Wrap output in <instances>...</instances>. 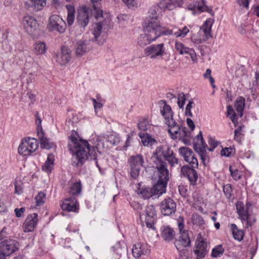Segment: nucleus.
Segmentation results:
<instances>
[{"label":"nucleus","instance_id":"obj_60","mask_svg":"<svg viewBox=\"0 0 259 259\" xmlns=\"http://www.w3.org/2000/svg\"><path fill=\"white\" fill-rule=\"evenodd\" d=\"M231 176L235 180H238L240 179L241 177L239 175V171L237 169L233 170L231 167L229 168Z\"/></svg>","mask_w":259,"mask_h":259},{"label":"nucleus","instance_id":"obj_20","mask_svg":"<svg viewBox=\"0 0 259 259\" xmlns=\"http://www.w3.org/2000/svg\"><path fill=\"white\" fill-rule=\"evenodd\" d=\"M38 214L36 213L29 214L23 223L24 232L28 233L33 231L38 222Z\"/></svg>","mask_w":259,"mask_h":259},{"label":"nucleus","instance_id":"obj_7","mask_svg":"<svg viewBox=\"0 0 259 259\" xmlns=\"http://www.w3.org/2000/svg\"><path fill=\"white\" fill-rule=\"evenodd\" d=\"M38 147L37 140L29 137L22 140L18 148V153L23 156L30 155L35 152Z\"/></svg>","mask_w":259,"mask_h":259},{"label":"nucleus","instance_id":"obj_48","mask_svg":"<svg viewBox=\"0 0 259 259\" xmlns=\"http://www.w3.org/2000/svg\"><path fill=\"white\" fill-rule=\"evenodd\" d=\"M171 30L172 31V33L171 35L173 34L176 37H184L189 31V29L186 26L184 27L182 29H178L176 31H174L173 30Z\"/></svg>","mask_w":259,"mask_h":259},{"label":"nucleus","instance_id":"obj_40","mask_svg":"<svg viewBox=\"0 0 259 259\" xmlns=\"http://www.w3.org/2000/svg\"><path fill=\"white\" fill-rule=\"evenodd\" d=\"M193 148L195 151L199 154L203 164L205 165V160L207 156L206 150L204 149L203 147L197 148V144L196 143L193 144Z\"/></svg>","mask_w":259,"mask_h":259},{"label":"nucleus","instance_id":"obj_17","mask_svg":"<svg viewBox=\"0 0 259 259\" xmlns=\"http://www.w3.org/2000/svg\"><path fill=\"white\" fill-rule=\"evenodd\" d=\"M178 239L175 241L174 244L177 249L180 251L185 247L191 246V240L188 231H184Z\"/></svg>","mask_w":259,"mask_h":259},{"label":"nucleus","instance_id":"obj_9","mask_svg":"<svg viewBox=\"0 0 259 259\" xmlns=\"http://www.w3.org/2000/svg\"><path fill=\"white\" fill-rule=\"evenodd\" d=\"M197 167H193L192 165H185L181 168V175L184 177L187 178L190 184L192 186H195L198 178V174L195 169Z\"/></svg>","mask_w":259,"mask_h":259},{"label":"nucleus","instance_id":"obj_28","mask_svg":"<svg viewBox=\"0 0 259 259\" xmlns=\"http://www.w3.org/2000/svg\"><path fill=\"white\" fill-rule=\"evenodd\" d=\"M182 0H162L160 3V7L168 10H171L177 6L181 7L182 5Z\"/></svg>","mask_w":259,"mask_h":259},{"label":"nucleus","instance_id":"obj_33","mask_svg":"<svg viewBox=\"0 0 259 259\" xmlns=\"http://www.w3.org/2000/svg\"><path fill=\"white\" fill-rule=\"evenodd\" d=\"M230 229L232 231L234 238L239 241L243 240L244 233L243 230L238 229L237 226L234 224L230 225Z\"/></svg>","mask_w":259,"mask_h":259},{"label":"nucleus","instance_id":"obj_42","mask_svg":"<svg viewBox=\"0 0 259 259\" xmlns=\"http://www.w3.org/2000/svg\"><path fill=\"white\" fill-rule=\"evenodd\" d=\"M139 190L140 191V194H141L143 197L145 199H149L151 197L155 195L153 191H152V188H142L140 189H139Z\"/></svg>","mask_w":259,"mask_h":259},{"label":"nucleus","instance_id":"obj_58","mask_svg":"<svg viewBox=\"0 0 259 259\" xmlns=\"http://www.w3.org/2000/svg\"><path fill=\"white\" fill-rule=\"evenodd\" d=\"M100 96L99 95H97V99L99 101H97V100H96L95 99H94V98H92L91 100H92V101L93 102V104L94 105V107L95 108V110H97L98 109H101L102 108V107H103V104L100 103Z\"/></svg>","mask_w":259,"mask_h":259},{"label":"nucleus","instance_id":"obj_13","mask_svg":"<svg viewBox=\"0 0 259 259\" xmlns=\"http://www.w3.org/2000/svg\"><path fill=\"white\" fill-rule=\"evenodd\" d=\"M180 154L185 161L188 162L193 167H198V160L191 149L186 147H181L179 149Z\"/></svg>","mask_w":259,"mask_h":259},{"label":"nucleus","instance_id":"obj_50","mask_svg":"<svg viewBox=\"0 0 259 259\" xmlns=\"http://www.w3.org/2000/svg\"><path fill=\"white\" fill-rule=\"evenodd\" d=\"M223 191L227 199H230L232 196L233 189L230 184H226L223 186Z\"/></svg>","mask_w":259,"mask_h":259},{"label":"nucleus","instance_id":"obj_26","mask_svg":"<svg viewBox=\"0 0 259 259\" xmlns=\"http://www.w3.org/2000/svg\"><path fill=\"white\" fill-rule=\"evenodd\" d=\"M176 232L169 226L161 228V236L167 242L171 241L175 238Z\"/></svg>","mask_w":259,"mask_h":259},{"label":"nucleus","instance_id":"obj_35","mask_svg":"<svg viewBox=\"0 0 259 259\" xmlns=\"http://www.w3.org/2000/svg\"><path fill=\"white\" fill-rule=\"evenodd\" d=\"M81 190L82 185L80 181L76 182L70 186L68 192L73 196L80 194Z\"/></svg>","mask_w":259,"mask_h":259},{"label":"nucleus","instance_id":"obj_43","mask_svg":"<svg viewBox=\"0 0 259 259\" xmlns=\"http://www.w3.org/2000/svg\"><path fill=\"white\" fill-rule=\"evenodd\" d=\"M68 9V15L67 17V21L68 25L71 26L73 24L74 21V9L71 6H67Z\"/></svg>","mask_w":259,"mask_h":259},{"label":"nucleus","instance_id":"obj_1","mask_svg":"<svg viewBox=\"0 0 259 259\" xmlns=\"http://www.w3.org/2000/svg\"><path fill=\"white\" fill-rule=\"evenodd\" d=\"M69 139L71 142V144H68V148L72 154L73 165L81 166L87 160H94L96 166L101 170L97 160V153H100L97 147H91L87 141L78 140L72 135Z\"/></svg>","mask_w":259,"mask_h":259},{"label":"nucleus","instance_id":"obj_52","mask_svg":"<svg viewBox=\"0 0 259 259\" xmlns=\"http://www.w3.org/2000/svg\"><path fill=\"white\" fill-rule=\"evenodd\" d=\"M235 151L234 148H232L231 147H226L221 150V154L222 156L230 157L235 152Z\"/></svg>","mask_w":259,"mask_h":259},{"label":"nucleus","instance_id":"obj_15","mask_svg":"<svg viewBox=\"0 0 259 259\" xmlns=\"http://www.w3.org/2000/svg\"><path fill=\"white\" fill-rule=\"evenodd\" d=\"M50 27L52 31L63 33L66 29V23L58 15H52L50 18Z\"/></svg>","mask_w":259,"mask_h":259},{"label":"nucleus","instance_id":"obj_64","mask_svg":"<svg viewBox=\"0 0 259 259\" xmlns=\"http://www.w3.org/2000/svg\"><path fill=\"white\" fill-rule=\"evenodd\" d=\"M179 191L180 195L184 198H186L187 196V189L184 186H179Z\"/></svg>","mask_w":259,"mask_h":259},{"label":"nucleus","instance_id":"obj_8","mask_svg":"<svg viewBox=\"0 0 259 259\" xmlns=\"http://www.w3.org/2000/svg\"><path fill=\"white\" fill-rule=\"evenodd\" d=\"M168 132L171 138L173 140L179 139L185 144H187L190 140L191 133L185 126L179 125L174 127L169 128Z\"/></svg>","mask_w":259,"mask_h":259},{"label":"nucleus","instance_id":"obj_59","mask_svg":"<svg viewBox=\"0 0 259 259\" xmlns=\"http://www.w3.org/2000/svg\"><path fill=\"white\" fill-rule=\"evenodd\" d=\"M242 220L246 221L247 225L249 226H251L256 222V220L254 218H252L249 213L246 217H244L242 218Z\"/></svg>","mask_w":259,"mask_h":259},{"label":"nucleus","instance_id":"obj_54","mask_svg":"<svg viewBox=\"0 0 259 259\" xmlns=\"http://www.w3.org/2000/svg\"><path fill=\"white\" fill-rule=\"evenodd\" d=\"M186 100V98L183 93H181L179 94L178 98V104L180 109L184 108V105L185 103Z\"/></svg>","mask_w":259,"mask_h":259},{"label":"nucleus","instance_id":"obj_55","mask_svg":"<svg viewBox=\"0 0 259 259\" xmlns=\"http://www.w3.org/2000/svg\"><path fill=\"white\" fill-rule=\"evenodd\" d=\"M148 126V121L145 119L140 121L138 125V128L142 131H146L147 130Z\"/></svg>","mask_w":259,"mask_h":259},{"label":"nucleus","instance_id":"obj_41","mask_svg":"<svg viewBox=\"0 0 259 259\" xmlns=\"http://www.w3.org/2000/svg\"><path fill=\"white\" fill-rule=\"evenodd\" d=\"M181 55L189 54L193 62L197 60V56L195 51L193 49H190L186 46L183 47L182 50V53H179Z\"/></svg>","mask_w":259,"mask_h":259},{"label":"nucleus","instance_id":"obj_45","mask_svg":"<svg viewBox=\"0 0 259 259\" xmlns=\"http://www.w3.org/2000/svg\"><path fill=\"white\" fill-rule=\"evenodd\" d=\"M114 252L119 256H121L122 254L127 250V247L122 244L120 242H117L116 244L112 247Z\"/></svg>","mask_w":259,"mask_h":259},{"label":"nucleus","instance_id":"obj_25","mask_svg":"<svg viewBox=\"0 0 259 259\" xmlns=\"http://www.w3.org/2000/svg\"><path fill=\"white\" fill-rule=\"evenodd\" d=\"M90 42L89 41L79 40L75 45L76 54L77 56L84 55L90 50Z\"/></svg>","mask_w":259,"mask_h":259},{"label":"nucleus","instance_id":"obj_11","mask_svg":"<svg viewBox=\"0 0 259 259\" xmlns=\"http://www.w3.org/2000/svg\"><path fill=\"white\" fill-rule=\"evenodd\" d=\"M176 207L175 201L169 197L164 199L160 204V211L164 215L169 216L174 214Z\"/></svg>","mask_w":259,"mask_h":259},{"label":"nucleus","instance_id":"obj_53","mask_svg":"<svg viewBox=\"0 0 259 259\" xmlns=\"http://www.w3.org/2000/svg\"><path fill=\"white\" fill-rule=\"evenodd\" d=\"M208 143L210 146L209 148H207L209 151H213V150L218 146V142L213 139L211 137L209 136L208 138Z\"/></svg>","mask_w":259,"mask_h":259},{"label":"nucleus","instance_id":"obj_32","mask_svg":"<svg viewBox=\"0 0 259 259\" xmlns=\"http://www.w3.org/2000/svg\"><path fill=\"white\" fill-rule=\"evenodd\" d=\"M245 99L242 96L238 97L235 102L234 107L240 117L243 115L245 107Z\"/></svg>","mask_w":259,"mask_h":259},{"label":"nucleus","instance_id":"obj_4","mask_svg":"<svg viewBox=\"0 0 259 259\" xmlns=\"http://www.w3.org/2000/svg\"><path fill=\"white\" fill-rule=\"evenodd\" d=\"M153 155L161 158L163 157L165 161H167L169 165L173 167L178 163V159L176 157V155L171 147L167 145H163L158 146L153 153Z\"/></svg>","mask_w":259,"mask_h":259},{"label":"nucleus","instance_id":"obj_12","mask_svg":"<svg viewBox=\"0 0 259 259\" xmlns=\"http://www.w3.org/2000/svg\"><path fill=\"white\" fill-rule=\"evenodd\" d=\"M91 11L92 10L87 7H82L78 10L76 24L80 28H84L88 25Z\"/></svg>","mask_w":259,"mask_h":259},{"label":"nucleus","instance_id":"obj_56","mask_svg":"<svg viewBox=\"0 0 259 259\" xmlns=\"http://www.w3.org/2000/svg\"><path fill=\"white\" fill-rule=\"evenodd\" d=\"M241 130H242V127L241 126H239L234 131V140L238 143H240L241 142Z\"/></svg>","mask_w":259,"mask_h":259},{"label":"nucleus","instance_id":"obj_30","mask_svg":"<svg viewBox=\"0 0 259 259\" xmlns=\"http://www.w3.org/2000/svg\"><path fill=\"white\" fill-rule=\"evenodd\" d=\"M127 162L130 166L141 168L143 166L144 161L143 155L139 154L130 156Z\"/></svg>","mask_w":259,"mask_h":259},{"label":"nucleus","instance_id":"obj_62","mask_svg":"<svg viewBox=\"0 0 259 259\" xmlns=\"http://www.w3.org/2000/svg\"><path fill=\"white\" fill-rule=\"evenodd\" d=\"M25 211V207H21L20 208H16L14 210L16 216L17 218H21L23 215V213Z\"/></svg>","mask_w":259,"mask_h":259},{"label":"nucleus","instance_id":"obj_2","mask_svg":"<svg viewBox=\"0 0 259 259\" xmlns=\"http://www.w3.org/2000/svg\"><path fill=\"white\" fill-rule=\"evenodd\" d=\"M158 8L157 6H153L149 10V15L143 23V26H149L156 30L163 32L165 35H170L172 33V31L165 27L161 26L159 20L157 12Z\"/></svg>","mask_w":259,"mask_h":259},{"label":"nucleus","instance_id":"obj_18","mask_svg":"<svg viewBox=\"0 0 259 259\" xmlns=\"http://www.w3.org/2000/svg\"><path fill=\"white\" fill-rule=\"evenodd\" d=\"M157 160L158 163L156 168L159 174L158 180L165 181L167 183L169 180V171L167 169V163L160 157H157Z\"/></svg>","mask_w":259,"mask_h":259},{"label":"nucleus","instance_id":"obj_21","mask_svg":"<svg viewBox=\"0 0 259 259\" xmlns=\"http://www.w3.org/2000/svg\"><path fill=\"white\" fill-rule=\"evenodd\" d=\"M63 210L68 212H76L79 209V205L76 199L74 196H71L65 199L61 204Z\"/></svg>","mask_w":259,"mask_h":259},{"label":"nucleus","instance_id":"obj_29","mask_svg":"<svg viewBox=\"0 0 259 259\" xmlns=\"http://www.w3.org/2000/svg\"><path fill=\"white\" fill-rule=\"evenodd\" d=\"M38 138L40 141V147L42 149H50L54 146V143L50 141V139L45 137V134L43 131H38L37 132Z\"/></svg>","mask_w":259,"mask_h":259},{"label":"nucleus","instance_id":"obj_16","mask_svg":"<svg viewBox=\"0 0 259 259\" xmlns=\"http://www.w3.org/2000/svg\"><path fill=\"white\" fill-rule=\"evenodd\" d=\"M196 249L194 253L197 255V259H203L208 252V244L203 239H198L195 242Z\"/></svg>","mask_w":259,"mask_h":259},{"label":"nucleus","instance_id":"obj_63","mask_svg":"<svg viewBox=\"0 0 259 259\" xmlns=\"http://www.w3.org/2000/svg\"><path fill=\"white\" fill-rule=\"evenodd\" d=\"M178 221V227H179L180 233H183V232L184 231H185L184 230V219L181 216H180L179 218Z\"/></svg>","mask_w":259,"mask_h":259},{"label":"nucleus","instance_id":"obj_22","mask_svg":"<svg viewBox=\"0 0 259 259\" xmlns=\"http://www.w3.org/2000/svg\"><path fill=\"white\" fill-rule=\"evenodd\" d=\"M23 23L27 32L30 35L33 34L38 26L36 19L31 16H24Z\"/></svg>","mask_w":259,"mask_h":259},{"label":"nucleus","instance_id":"obj_37","mask_svg":"<svg viewBox=\"0 0 259 259\" xmlns=\"http://www.w3.org/2000/svg\"><path fill=\"white\" fill-rule=\"evenodd\" d=\"M46 50V45L44 42L37 41L34 45V52L36 55L45 54Z\"/></svg>","mask_w":259,"mask_h":259},{"label":"nucleus","instance_id":"obj_24","mask_svg":"<svg viewBox=\"0 0 259 259\" xmlns=\"http://www.w3.org/2000/svg\"><path fill=\"white\" fill-rule=\"evenodd\" d=\"M47 0H27L25 4L27 10L30 11H38L46 5Z\"/></svg>","mask_w":259,"mask_h":259},{"label":"nucleus","instance_id":"obj_47","mask_svg":"<svg viewBox=\"0 0 259 259\" xmlns=\"http://www.w3.org/2000/svg\"><path fill=\"white\" fill-rule=\"evenodd\" d=\"M197 9L200 12H207L210 13L212 11L210 9L205 5V2L203 0H199L197 2Z\"/></svg>","mask_w":259,"mask_h":259},{"label":"nucleus","instance_id":"obj_49","mask_svg":"<svg viewBox=\"0 0 259 259\" xmlns=\"http://www.w3.org/2000/svg\"><path fill=\"white\" fill-rule=\"evenodd\" d=\"M106 141L112 145H117L120 141L119 138L115 135H110L107 136Z\"/></svg>","mask_w":259,"mask_h":259},{"label":"nucleus","instance_id":"obj_39","mask_svg":"<svg viewBox=\"0 0 259 259\" xmlns=\"http://www.w3.org/2000/svg\"><path fill=\"white\" fill-rule=\"evenodd\" d=\"M236 207L238 215L242 219L248 215V210L244 209V204L242 201H237L236 203Z\"/></svg>","mask_w":259,"mask_h":259},{"label":"nucleus","instance_id":"obj_61","mask_svg":"<svg viewBox=\"0 0 259 259\" xmlns=\"http://www.w3.org/2000/svg\"><path fill=\"white\" fill-rule=\"evenodd\" d=\"M142 142L144 146H148L150 144H152L153 143L155 142L156 141L147 135L146 138L142 140Z\"/></svg>","mask_w":259,"mask_h":259},{"label":"nucleus","instance_id":"obj_31","mask_svg":"<svg viewBox=\"0 0 259 259\" xmlns=\"http://www.w3.org/2000/svg\"><path fill=\"white\" fill-rule=\"evenodd\" d=\"M167 183L165 181L158 180L157 183L152 187V191H153L154 195H161L165 193Z\"/></svg>","mask_w":259,"mask_h":259},{"label":"nucleus","instance_id":"obj_19","mask_svg":"<svg viewBox=\"0 0 259 259\" xmlns=\"http://www.w3.org/2000/svg\"><path fill=\"white\" fill-rule=\"evenodd\" d=\"M102 25L101 22L96 24L93 30L94 38L92 39V41H96L100 45H102L107 38V33L102 30Z\"/></svg>","mask_w":259,"mask_h":259},{"label":"nucleus","instance_id":"obj_38","mask_svg":"<svg viewBox=\"0 0 259 259\" xmlns=\"http://www.w3.org/2000/svg\"><path fill=\"white\" fill-rule=\"evenodd\" d=\"M224 251L225 249L222 244L218 245L212 248L210 256L212 258L220 257L223 255Z\"/></svg>","mask_w":259,"mask_h":259},{"label":"nucleus","instance_id":"obj_57","mask_svg":"<svg viewBox=\"0 0 259 259\" xmlns=\"http://www.w3.org/2000/svg\"><path fill=\"white\" fill-rule=\"evenodd\" d=\"M35 122L37 125V133L38 131H43L42 128L41 126V119L40 117V115H39V113L36 112L35 114Z\"/></svg>","mask_w":259,"mask_h":259},{"label":"nucleus","instance_id":"obj_36","mask_svg":"<svg viewBox=\"0 0 259 259\" xmlns=\"http://www.w3.org/2000/svg\"><path fill=\"white\" fill-rule=\"evenodd\" d=\"M212 25V20L211 19H207L200 28V29L203 31L207 38H208V36H210Z\"/></svg>","mask_w":259,"mask_h":259},{"label":"nucleus","instance_id":"obj_51","mask_svg":"<svg viewBox=\"0 0 259 259\" xmlns=\"http://www.w3.org/2000/svg\"><path fill=\"white\" fill-rule=\"evenodd\" d=\"M130 166V176L133 179H137L139 175L140 170L141 168L137 167Z\"/></svg>","mask_w":259,"mask_h":259},{"label":"nucleus","instance_id":"obj_44","mask_svg":"<svg viewBox=\"0 0 259 259\" xmlns=\"http://www.w3.org/2000/svg\"><path fill=\"white\" fill-rule=\"evenodd\" d=\"M36 205L37 206H42L45 203L46 200V193L44 192H39L35 197Z\"/></svg>","mask_w":259,"mask_h":259},{"label":"nucleus","instance_id":"obj_5","mask_svg":"<svg viewBox=\"0 0 259 259\" xmlns=\"http://www.w3.org/2000/svg\"><path fill=\"white\" fill-rule=\"evenodd\" d=\"M18 242L11 238H6L0 242V259H6L8 256L18 250Z\"/></svg>","mask_w":259,"mask_h":259},{"label":"nucleus","instance_id":"obj_6","mask_svg":"<svg viewBox=\"0 0 259 259\" xmlns=\"http://www.w3.org/2000/svg\"><path fill=\"white\" fill-rule=\"evenodd\" d=\"M140 219L142 222L144 220L147 228L155 230L154 224L157 220V213L154 205L146 206L144 211L139 212Z\"/></svg>","mask_w":259,"mask_h":259},{"label":"nucleus","instance_id":"obj_3","mask_svg":"<svg viewBox=\"0 0 259 259\" xmlns=\"http://www.w3.org/2000/svg\"><path fill=\"white\" fill-rule=\"evenodd\" d=\"M143 27L144 33L140 35L137 41L138 45L141 47H144L162 35H165L163 32L156 30L149 26Z\"/></svg>","mask_w":259,"mask_h":259},{"label":"nucleus","instance_id":"obj_10","mask_svg":"<svg viewBox=\"0 0 259 259\" xmlns=\"http://www.w3.org/2000/svg\"><path fill=\"white\" fill-rule=\"evenodd\" d=\"M161 102L164 104L162 109L161 110V113L165 119V124L169 128L179 125V124L174 119L173 113L170 106L166 104L165 100H161Z\"/></svg>","mask_w":259,"mask_h":259},{"label":"nucleus","instance_id":"obj_27","mask_svg":"<svg viewBox=\"0 0 259 259\" xmlns=\"http://www.w3.org/2000/svg\"><path fill=\"white\" fill-rule=\"evenodd\" d=\"M132 251L133 256L136 258H139L142 255L146 254L148 252L147 246L141 243L134 245Z\"/></svg>","mask_w":259,"mask_h":259},{"label":"nucleus","instance_id":"obj_14","mask_svg":"<svg viewBox=\"0 0 259 259\" xmlns=\"http://www.w3.org/2000/svg\"><path fill=\"white\" fill-rule=\"evenodd\" d=\"M165 52L163 44L152 45L146 47L144 50L146 56H149L151 59L162 56Z\"/></svg>","mask_w":259,"mask_h":259},{"label":"nucleus","instance_id":"obj_23","mask_svg":"<svg viewBox=\"0 0 259 259\" xmlns=\"http://www.w3.org/2000/svg\"><path fill=\"white\" fill-rule=\"evenodd\" d=\"M71 58V51L66 46H63L60 53L56 55V61L61 65L68 63Z\"/></svg>","mask_w":259,"mask_h":259},{"label":"nucleus","instance_id":"obj_34","mask_svg":"<svg viewBox=\"0 0 259 259\" xmlns=\"http://www.w3.org/2000/svg\"><path fill=\"white\" fill-rule=\"evenodd\" d=\"M54 156L52 154H49L47 159L42 167L43 171L51 172L54 165Z\"/></svg>","mask_w":259,"mask_h":259},{"label":"nucleus","instance_id":"obj_46","mask_svg":"<svg viewBox=\"0 0 259 259\" xmlns=\"http://www.w3.org/2000/svg\"><path fill=\"white\" fill-rule=\"evenodd\" d=\"M192 222L193 225L201 226L204 224L205 221L203 218L198 213L193 214L192 217Z\"/></svg>","mask_w":259,"mask_h":259}]
</instances>
